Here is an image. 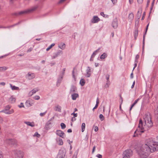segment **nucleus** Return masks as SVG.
<instances>
[{
  "label": "nucleus",
  "instance_id": "obj_1",
  "mask_svg": "<svg viewBox=\"0 0 158 158\" xmlns=\"http://www.w3.org/2000/svg\"><path fill=\"white\" fill-rule=\"evenodd\" d=\"M144 123H143L142 122L141 119L139 120L138 127L135 132L134 137L141 135L142 133L148 130L153 126V123L149 115L146 116L144 118Z\"/></svg>",
  "mask_w": 158,
  "mask_h": 158
},
{
  "label": "nucleus",
  "instance_id": "obj_2",
  "mask_svg": "<svg viewBox=\"0 0 158 158\" xmlns=\"http://www.w3.org/2000/svg\"><path fill=\"white\" fill-rule=\"evenodd\" d=\"M137 152L141 158H147L151 153L153 152V149L145 144L142 145Z\"/></svg>",
  "mask_w": 158,
  "mask_h": 158
},
{
  "label": "nucleus",
  "instance_id": "obj_3",
  "mask_svg": "<svg viewBox=\"0 0 158 158\" xmlns=\"http://www.w3.org/2000/svg\"><path fill=\"white\" fill-rule=\"evenodd\" d=\"M37 7L38 6H36L29 9L15 12L14 13V15L16 16H18L26 14L33 11L35 10Z\"/></svg>",
  "mask_w": 158,
  "mask_h": 158
},
{
  "label": "nucleus",
  "instance_id": "obj_4",
  "mask_svg": "<svg viewBox=\"0 0 158 158\" xmlns=\"http://www.w3.org/2000/svg\"><path fill=\"white\" fill-rule=\"evenodd\" d=\"M156 142L154 141L152 138L148 139L146 142L145 144L147 145L150 148H152L156 144Z\"/></svg>",
  "mask_w": 158,
  "mask_h": 158
},
{
  "label": "nucleus",
  "instance_id": "obj_5",
  "mask_svg": "<svg viewBox=\"0 0 158 158\" xmlns=\"http://www.w3.org/2000/svg\"><path fill=\"white\" fill-rule=\"evenodd\" d=\"M5 142L8 145H17V140L14 139H6Z\"/></svg>",
  "mask_w": 158,
  "mask_h": 158
},
{
  "label": "nucleus",
  "instance_id": "obj_6",
  "mask_svg": "<svg viewBox=\"0 0 158 158\" xmlns=\"http://www.w3.org/2000/svg\"><path fill=\"white\" fill-rule=\"evenodd\" d=\"M132 155V152L131 149H127L123 153V158H129Z\"/></svg>",
  "mask_w": 158,
  "mask_h": 158
},
{
  "label": "nucleus",
  "instance_id": "obj_7",
  "mask_svg": "<svg viewBox=\"0 0 158 158\" xmlns=\"http://www.w3.org/2000/svg\"><path fill=\"white\" fill-rule=\"evenodd\" d=\"M15 158H23V152L21 151H17L15 153Z\"/></svg>",
  "mask_w": 158,
  "mask_h": 158
},
{
  "label": "nucleus",
  "instance_id": "obj_8",
  "mask_svg": "<svg viewBox=\"0 0 158 158\" xmlns=\"http://www.w3.org/2000/svg\"><path fill=\"white\" fill-rule=\"evenodd\" d=\"M149 25V23L147 25L145 32L144 33L143 37V51L144 50V44H145V35L146 34L147 31L148 29V27Z\"/></svg>",
  "mask_w": 158,
  "mask_h": 158
},
{
  "label": "nucleus",
  "instance_id": "obj_9",
  "mask_svg": "<svg viewBox=\"0 0 158 158\" xmlns=\"http://www.w3.org/2000/svg\"><path fill=\"white\" fill-rule=\"evenodd\" d=\"M65 153L62 151H60L56 158H64Z\"/></svg>",
  "mask_w": 158,
  "mask_h": 158
},
{
  "label": "nucleus",
  "instance_id": "obj_10",
  "mask_svg": "<svg viewBox=\"0 0 158 158\" xmlns=\"http://www.w3.org/2000/svg\"><path fill=\"white\" fill-rule=\"evenodd\" d=\"M100 20V19L97 16H94L91 20V22L93 23H97Z\"/></svg>",
  "mask_w": 158,
  "mask_h": 158
},
{
  "label": "nucleus",
  "instance_id": "obj_11",
  "mask_svg": "<svg viewBox=\"0 0 158 158\" xmlns=\"http://www.w3.org/2000/svg\"><path fill=\"white\" fill-rule=\"evenodd\" d=\"M112 26L114 28H116L118 26V20L116 18L114 19L112 23Z\"/></svg>",
  "mask_w": 158,
  "mask_h": 158
},
{
  "label": "nucleus",
  "instance_id": "obj_12",
  "mask_svg": "<svg viewBox=\"0 0 158 158\" xmlns=\"http://www.w3.org/2000/svg\"><path fill=\"white\" fill-rule=\"evenodd\" d=\"M56 134L62 138H64L63 136L64 135V133L61 130H57L56 132Z\"/></svg>",
  "mask_w": 158,
  "mask_h": 158
},
{
  "label": "nucleus",
  "instance_id": "obj_13",
  "mask_svg": "<svg viewBox=\"0 0 158 158\" xmlns=\"http://www.w3.org/2000/svg\"><path fill=\"white\" fill-rule=\"evenodd\" d=\"M91 69L89 67H87V69L86 70V76L87 77H89L91 75Z\"/></svg>",
  "mask_w": 158,
  "mask_h": 158
},
{
  "label": "nucleus",
  "instance_id": "obj_14",
  "mask_svg": "<svg viewBox=\"0 0 158 158\" xmlns=\"http://www.w3.org/2000/svg\"><path fill=\"white\" fill-rule=\"evenodd\" d=\"M16 98L13 96H11L9 98V102L10 103H13L15 102Z\"/></svg>",
  "mask_w": 158,
  "mask_h": 158
},
{
  "label": "nucleus",
  "instance_id": "obj_15",
  "mask_svg": "<svg viewBox=\"0 0 158 158\" xmlns=\"http://www.w3.org/2000/svg\"><path fill=\"white\" fill-rule=\"evenodd\" d=\"M134 18V15L133 13H130L129 15L128 19L130 22H131Z\"/></svg>",
  "mask_w": 158,
  "mask_h": 158
},
{
  "label": "nucleus",
  "instance_id": "obj_16",
  "mask_svg": "<svg viewBox=\"0 0 158 158\" xmlns=\"http://www.w3.org/2000/svg\"><path fill=\"white\" fill-rule=\"evenodd\" d=\"M35 77V75L33 73H28V78L29 79H32L34 78Z\"/></svg>",
  "mask_w": 158,
  "mask_h": 158
},
{
  "label": "nucleus",
  "instance_id": "obj_17",
  "mask_svg": "<svg viewBox=\"0 0 158 158\" xmlns=\"http://www.w3.org/2000/svg\"><path fill=\"white\" fill-rule=\"evenodd\" d=\"M38 89H34L29 93V95L31 96L33 94H35L36 92L38 91Z\"/></svg>",
  "mask_w": 158,
  "mask_h": 158
},
{
  "label": "nucleus",
  "instance_id": "obj_18",
  "mask_svg": "<svg viewBox=\"0 0 158 158\" xmlns=\"http://www.w3.org/2000/svg\"><path fill=\"white\" fill-rule=\"evenodd\" d=\"M4 113L7 114H11L13 113L14 112V110L12 109L8 111L7 109L5 110L2 111Z\"/></svg>",
  "mask_w": 158,
  "mask_h": 158
},
{
  "label": "nucleus",
  "instance_id": "obj_19",
  "mask_svg": "<svg viewBox=\"0 0 158 158\" xmlns=\"http://www.w3.org/2000/svg\"><path fill=\"white\" fill-rule=\"evenodd\" d=\"M24 123L31 127H34L35 126V123L34 122H25Z\"/></svg>",
  "mask_w": 158,
  "mask_h": 158
},
{
  "label": "nucleus",
  "instance_id": "obj_20",
  "mask_svg": "<svg viewBox=\"0 0 158 158\" xmlns=\"http://www.w3.org/2000/svg\"><path fill=\"white\" fill-rule=\"evenodd\" d=\"M77 89L76 87L74 85H72L71 86V88L70 90V93H73L74 92H76L77 91Z\"/></svg>",
  "mask_w": 158,
  "mask_h": 158
},
{
  "label": "nucleus",
  "instance_id": "obj_21",
  "mask_svg": "<svg viewBox=\"0 0 158 158\" xmlns=\"http://www.w3.org/2000/svg\"><path fill=\"white\" fill-rule=\"evenodd\" d=\"M79 96L78 94H77L74 93L72 94V98L73 100H75L77 97Z\"/></svg>",
  "mask_w": 158,
  "mask_h": 158
},
{
  "label": "nucleus",
  "instance_id": "obj_22",
  "mask_svg": "<svg viewBox=\"0 0 158 158\" xmlns=\"http://www.w3.org/2000/svg\"><path fill=\"white\" fill-rule=\"evenodd\" d=\"M54 110L55 111H58L59 112H61V106H55Z\"/></svg>",
  "mask_w": 158,
  "mask_h": 158
},
{
  "label": "nucleus",
  "instance_id": "obj_23",
  "mask_svg": "<svg viewBox=\"0 0 158 158\" xmlns=\"http://www.w3.org/2000/svg\"><path fill=\"white\" fill-rule=\"evenodd\" d=\"M65 46V44L63 43H61L60 44L58 47L60 49L63 50L64 49Z\"/></svg>",
  "mask_w": 158,
  "mask_h": 158
},
{
  "label": "nucleus",
  "instance_id": "obj_24",
  "mask_svg": "<svg viewBox=\"0 0 158 158\" xmlns=\"http://www.w3.org/2000/svg\"><path fill=\"white\" fill-rule=\"evenodd\" d=\"M100 49V48H99L97 50L95 51L92 54L91 56V57H94L97 54V53L99 52Z\"/></svg>",
  "mask_w": 158,
  "mask_h": 158
},
{
  "label": "nucleus",
  "instance_id": "obj_25",
  "mask_svg": "<svg viewBox=\"0 0 158 158\" xmlns=\"http://www.w3.org/2000/svg\"><path fill=\"white\" fill-rule=\"evenodd\" d=\"M152 148V149H153V152L156 150L158 151V143L156 142V144H155V146L153 147Z\"/></svg>",
  "mask_w": 158,
  "mask_h": 158
},
{
  "label": "nucleus",
  "instance_id": "obj_26",
  "mask_svg": "<svg viewBox=\"0 0 158 158\" xmlns=\"http://www.w3.org/2000/svg\"><path fill=\"white\" fill-rule=\"evenodd\" d=\"M134 36H135V39L136 40L138 35V30L137 29H136L135 30L134 32Z\"/></svg>",
  "mask_w": 158,
  "mask_h": 158
},
{
  "label": "nucleus",
  "instance_id": "obj_27",
  "mask_svg": "<svg viewBox=\"0 0 158 158\" xmlns=\"http://www.w3.org/2000/svg\"><path fill=\"white\" fill-rule=\"evenodd\" d=\"M20 22H18V23H15V24L13 25H10L9 26H8V27H4V28H10V27H13L15 26H16V25H17L19 24H20Z\"/></svg>",
  "mask_w": 158,
  "mask_h": 158
},
{
  "label": "nucleus",
  "instance_id": "obj_28",
  "mask_svg": "<svg viewBox=\"0 0 158 158\" xmlns=\"http://www.w3.org/2000/svg\"><path fill=\"white\" fill-rule=\"evenodd\" d=\"M107 55L106 54L104 53L101 56L100 58L102 60L104 59L107 57Z\"/></svg>",
  "mask_w": 158,
  "mask_h": 158
},
{
  "label": "nucleus",
  "instance_id": "obj_29",
  "mask_svg": "<svg viewBox=\"0 0 158 158\" xmlns=\"http://www.w3.org/2000/svg\"><path fill=\"white\" fill-rule=\"evenodd\" d=\"M80 84L82 86H83L84 85L85 81V80L83 79H81L80 81Z\"/></svg>",
  "mask_w": 158,
  "mask_h": 158
},
{
  "label": "nucleus",
  "instance_id": "obj_30",
  "mask_svg": "<svg viewBox=\"0 0 158 158\" xmlns=\"http://www.w3.org/2000/svg\"><path fill=\"white\" fill-rule=\"evenodd\" d=\"M10 86L12 90H17L19 89V88L15 86H13L12 84H10Z\"/></svg>",
  "mask_w": 158,
  "mask_h": 158
},
{
  "label": "nucleus",
  "instance_id": "obj_31",
  "mask_svg": "<svg viewBox=\"0 0 158 158\" xmlns=\"http://www.w3.org/2000/svg\"><path fill=\"white\" fill-rule=\"evenodd\" d=\"M0 68L1 72H2L3 71H5L7 69H8V68L6 66L0 67Z\"/></svg>",
  "mask_w": 158,
  "mask_h": 158
},
{
  "label": "nucleus",
  "instance_id": "obj_32",
  "mask_svg": "<svg viewBox=\"0 0 158 158\" xmlns=\"http://www.w3.org/2000/svg\"><path fill=\"white\" fill-rule=\"evenodd\" d=\"M85 123H83L81 125V131L82 132H83L84 131L85 128Z\"/></svg>",
  "mask_w": 158,
  "mask_h": 158
},
{
  "label": "nucleus",
  "instance_id": "obj_33",
  "mask_svg": "<svg viewBox=\"0 0 158 158\" xmlns=\"http://www.w3.org/2000/svg\"><path fill=\"white\" fill-rule=\"evenodd\" d=\"M154 113L158 115V105L156 106L154 110Z\"/></svg>",
  "mask_w": 158,
  "mask_h": 158
},
{
  "label": "nucleus",
  "instance_id": "obj_34",
  "mask_svg": "<svg viewBox=\"0 0 158 158\" xmlns=\"http://www.w3.org/2000/svg\"><path fill=\"white\" fill-rule=\"evenodd\" d=\"M55 44L54 43H53L51 44V45H50L48 48L46 49V51H49L50 49H51L55 45Z\"/></svg>",
  "mask_w": 158,
  "mask_h": 158
},
{
  "label": "nucleus",
  "instance_id": "obj_35",
  "mask_svg": "<svg viewBox=\"0 0 158 158\" xmlns=\"http://www.w3.org/2000/svg\"><path fill=\"white\" fill-rule=\"evenodd\" d=\"M58 144L59 145H62L63 144V140L61 139H59L58 141Z\"/></svg>",
  "mask_w": 158,
  "mask_h": 158
},
{
  "label": "nucleus",
  "instance_id": "obj_36",
  "mask_svg": "<svg viewBox=\"0 0 158 158\" xmlns=\"http://www.w3.org/2000/svg\"><path fill=\"white\" fill-rule=\"evenodd\" d=\"M63 53L62 51L61 50H59L56 52V55L58 56Z\"/></svg>",
  "mask_w": 158,
  "mask_h": 158
},
{
  "label": "nucleus",
  "instance_id": "obj_37",
  "mask_svg": "<svg viewBox=\"0 0 158 158\" xmlns=\"http://www.w3.org/2000/svg\"><path fill=\"white\" fill-rule=\"evenodd\" d=\"M142 13V10H141L140 12L139 11H138V13H137V17L138 19H139L140 17V16L141 15Z\"/></svg>",
  "mask_w": 158,
  "mask_h": 158
},
{
  "label": "nucleus",
  "instance_id": "obj_38",
  "mask_svg": "<svg viewBox=\"0 0 158 158\" xmlns=\"http://www.w3.org/2000/svg\"><path fill=\"white\" fill-rule=\"evenodd\" d=\"M60 126L62 129H64L66 127L65 125L63 123H61L60 124Z\"/></svg>",
  "mask_w": 158,
  "mask_h": 158
},
{
  "label": "nucleus",
  "instance_id": "obj_39",
  "mask_svg": "<svg viewBox=\"0 0 158 158\" xmlns=\"http://www.w3.org/2000/svg\"><path fill=\"white\" fill-rule=\"evenodd\" d=\"M99 118L101 121H103L104 119V118L102 114H100L99 116Z\"/></svg>",
  "mask_w": 158,
  "mask_h": 158
},
{
  "label": "nucleus",
  "instance_id": "obj_40",
  "mask_svg": "<svg viewBox=\"0 0 158 158\" xmlns=\"http://www.w3.org/2000/svg\"><path fill=\"white\" fill-rule=\"evenodd\" d=\"M110 85V82L109 81H107L106 84L105 85L106 88H108L109 87V85Z\"/></svg>",
  "mask_w": 158,
  "mask_h": 158
},
{
  "label": "nucleus",
  "instance_id": "obj_41",
  "mask_svg": "<svg viewBox=\"0 0 158 158\" xmlns=\"http://www.w3.org/2000/svg\"><path fill=\"white\" fill-rule=\"evenodd\" d=\"M74 69H73V70L72 71V75H73V78L74 79V80L76 81V77L75 75L74 74Z\"/></svg>",
  "mask_w": 158,
  "mask_h": 158
},
{
  "label": "nucleus",
  "instance_id": "obj_42",
  "mask_svg": "<svg viewBox=\"0 0 158 158\" xmlns=\"http://www.w3.org/2000/svg\"><path fill=\"white\" fill-rule=\"evenodd\" d=\"M35 100H38L40 99V97L39 96L36 95L34 96L33 98Z\"/></svg>",
  "mask_w": 158,
  "mask_h": 158
},
{
  "label": "nucleus",
  "instance_id": "obj_43",
  "mask_svg": "<svg viewBox=\"0 0 158 158\" xmlns=\"http://www.w3.org/2000/svg\"><path fill=\"white\" fill-rule=\"evenodd\" d=\"M47 112V111H45V112H44V113H41L40 114V115L41 117L44 116L45 114Z\"/></svg>",
  "mask_w": 158,
  "mask_h": 158
},
{
  "label": "nucleus",
  "instance_id": "obj_44",
  "mask_svg": "<svg viewBox=\"0 0 158 158\" xmlns=\"http://www.w3.org/2000/svg\"><path fill=\"white\" fill-rule=\"evenodd\" d=\"M139 100V99H138L136 100L135 101V102L133 103L132 105H133V106H134L137 103V102H138V101Z\"/></svg>",
  "mask_w": 158,
  "mask_h": 158
},
{
  "label": "nucleus",
  "instance_id": "obj_45",
  "mask_svg": "<svg viewBox=\"0 0 158 158\" xmlns=\"http://www.w3.org/2000/svg\"><path fill=\"white\" fill-rule=\"evenodd\" d=\"M106 78L107 80V81H109V77L110 76L109 74H106Z\"/></svg>",
  "mask_w": 158,
  "mask_h": 158
},
{
  "label": "nucleus",
  "instance_id": "obj_46",
  "mask_svg": "<svg viewBox=\"0 0 158 158\" xmlns=\"http://www.w3.org/2000/svg\"><path fill=\"white\" fill-rule=\"evenodd\" d=\"M99 103V98H98H98H97V99L96 104L95 105L97 106H97H98V105Z\"/></svg>",
  "mask_w": 158,
  "mask_h": 158
},
{
  "label": "nucleus",
  "instance_id": "obj_47",
  "mask_svg": "<svg viewBox=\"0 0 158 158\" xmlns=\"http://www.w3.org/2000/svg\"><path fill=\"white\" fill-rule=\"evenodd\" d=\"M3 154L2 152L0 151V158H3Z\"/></svg>",
  "mask_w": 158,
  "mask_h": 158
},
{
  "label": "nucleus",
  "instance_id": "obj_48",
  "mask_svg": "<svg viewBox=\"0 0 158 158\" xmlns=\"http://www.w3.org/2000/svg\"><path fill=\"white\" fill-rule=\"evenodd\" d=\"M19 106L20 108L23 107H24V106L23 105V103H21L20 105H19Z\"/></svg>",
  "mask_w": 158,
  "mask_h": 158
},
{
  "label": "nucleus",
  "instance_id": "obj_49",
  "mask_svg": "<svg viewBox=\"0 0 158 158\" xmlns=\"http://www.w3.org/2000/svg\"><path fill=\"white\" fill-rule=\"evenodd\" d=\"M71 115H73L74 116L73 117H77V113H73L71 114Z\"/></svg>",
  "mask_w": 158,
  "mask_h": 158
},
{
  "label": "nucleus",
  "instance_id": "obj_50",
  "mask_svg": "<svg viewBox=\"0 0 158 158\" xmlns=\"http://www.w3.org/2000/svg\"><path fill=\"white\" fill-rule=\"evenodd\" d=\"M62 77H61V79H58L57 82V84L59 83V84L61 82V81L62 80Z\"/></svg>",
  "mask_w": 158,
  "mask_h": 158
},
{
  "label": "nucleus",
  "instance_id": "obj_51",
  "mask_svg": "<svg viewBox=\"0 0 158 158\" xmlns=\"http://www.w3.org/2000/svg\"><path fill=\"white\" fill-rule=\"evenodd\" d=\"M96 156L98 158H102V155L100 154H97Z\"/></svg>",
  "mask_w": 158,
  "mask_h": 158
},
{
  "label": "nucleus",
  "instance_id": "obj_52",
  "mask_svg": "<svg viewBox=\"0 0 158 158\" xmlns=\"http://www.w3.org/2000/svg\"><path fill=\"white\" fill-rule=\"evenodd\" d=\"M34 136H36L37 137H39L40 136V135L38 134L37 132L35 133L34 135Z\"/></svg>",
  "mask_w": 158,
  "mask_h": 158
},
{
  "label": "nucleus",
  "instance_id": "obj_53",
  "mask_svg": "<svg viewBox=\"0 0 158 158\" xmlns=\"http://www.w3.org/2000/svg\"><path fill=\"white\" fill-rule=\"evenodd\" d=\"M100 15L104 17H106V15L104 14L103 12H101Z\"/></svg>",
  "mask_w": 158,
  "mask_h": 158
},
{
  "label": "nucleus",
  "instance_id": "obj_54",
  "mask_svg": "<svg viewBox=\"0 0 158 158\" xmlns=\"http://www.w3.org/2000/svg\"><path fill=\"white\" fill-rule=\"evenodd\" d=\"M58 56L56 55V53L54 54V55L52 57V59H54L56 57Z\"/></svg>",
  "mask_w": 158,
  "mask_h": 158
},
{
  "label": "nucleus",
  "instance_id": "obj_55",
  "mask_svg": "<svg viewBox=\"0 0 158 158\" xmlns=\"http://www.w3.org/2000/svg\"><path fill=\"white\" fill-rule=\"evenodd\" d=\"M10 108V106L9 105H8L6 106L5 110L7 109V110H9Z\"/></svg>",
  "mask_w": 158,
  "mask_h": 158
},
{
  "label": "nucleus",
  "instance_id": "obj_56",
  "mask_svg": "<svg viewBox=\"0 0 158 158\" xmlns=\"http://www.w3.org/2000/svg\"><path fill=\"white\" fill-rule=\"evenodd\" d=\"M143 0H137L139 4H141L143 2Z\"/></svg>",
  "mask_w": 158,
  "mask_h": 158
},
{
  "label": "nucleus",
  "instance_id": "obj_57",
  "mask_svg": "<svg viewBox=\"0 0 158 158\" xmlns=\"http://www.w3.org/2000/svg\"><path fill=\"white\" fill-rule=\"evenodd\" d=\"M32 49L31 48H30L27 51V52H30L32 50Z\"/></svg>",
  "mask_w": 158,
  "mask_h": 158
},
{
  "label": "nucleus",
  "instance_id": "obj_58",
  "mask_svg": "<svg viewBox=\"0 0 158 158\" xmlns=\"http://www.w3.org/2000/svg\"><path fill=\"white\" fill-rule=\"evenodd\" d=\"M145 12H144L143 15V16L142 18V19H141V20H143L144 19V17L145 16Z\"/></svg>",
  "mask_w": 158,
  "mask_h": 158
},
{
  "label": "nucleus",
  "instance_id": "obj_59",
  "mask_svg": "<svg viewBox=\"0 0 158 158\" xmlns=\"http://www.w3.org/2000/svg\"><path fill=\"white\" fill-rule=\"evenodd\" d=\"M96 147L95 146H94L93 147V150H92V153H93L94 152L95 150V149Z\"/></svg>",
  "mask_w": 158,
  "mask_h": 158
},
{
  "label": "nucleus",
  "instance_id": "obj_60",
  "mask_svg": "<svg viewBox=\"0 0 158 158\" xmlns=\"http://www.w3.org/2000/svg\"><path fill=\"white\" fill-rule=\"evenodd\" d=\"M76 120V118H75V117H72L71 119V121L72 122H74Z\"/></svg>",
  "mask_w": 158,
  "mask_h": 158
},
{
  "label": "nucleus",
  "instance_id": "obj_61",
  "mask_svg": "<svg viewBox=\"0 0 158 158\" xmlns=\"http://www.w3.org/2000/svg\"><path fill=\"white\" fill-rule=\"evenodd\" d=\"M98 127L97 126L95 127V129H94L95 131L96 132V131H98Z\"/></svg>",
  "mask_w": 158,
  "mask_h": 158
},
{
  "label": "nucleus",
  "instance_id": "obj_62",
  "mask_svg": "<svg viewBox=\"0 0 158 158\" xmlns=\"http://www.w3.org/2000/svg\"><path fill=\"white\" fill-rule=\"evenodd\" d=\"M135 81H134L133 82V84H132V85H131V88H133L134 87V85L135 84Z\"/></svg>",
  "mask_w": 158,
  "mask_h": 158
},
{
  "label": "nucleus",
  "instance_id": "obj_63",
  "mask_svg": "<svg viewBox=\"0 0 158 158\" xmlns=\"http://www.w3.org/2000/svg\"><path fill=\"white\" fill-rule=\"evenodd\" d=\"M112 3L114 4L116 3L117 2V0H111Z\"/></svg>",
  "mask_w": 158,
  "mask_h": 158
},
{
  "label": "nucleus",
  "instance_id": "obj_64",
  "mask_svg": "<svg viewBox=\"0 0 158 158\" xmlns=\"http://www.w3.org/2000/svg\"><path fill=\"white\" fill-rule=\"evenodd\" d=\"M67 132H68V133H70V132H72V130H71V129H69L67 131Z\"/></svg>",
  "mask_w": 158,
  "mask_h": 158
}]
</instances>
